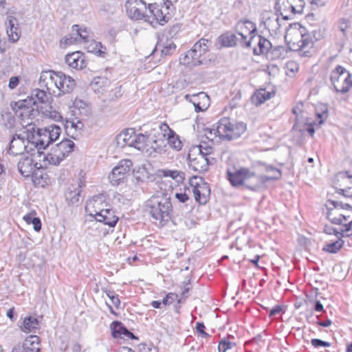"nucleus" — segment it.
<instances>
[{
    "instance_id": "f257e3e1",
    "label": "nucleus",
    "mask_w": 352,
    "mask_h": 352,
    "mask_svg": "<svg viewBox=\"0 0 352 352\" xmlns=\"http://www.w3.org/2000/svg\"><path fill=\"white\" fill-rule=\"evenodd\" d=\"M146 207L151 216L162 225L164 221H168L170 218L172 204L170 197L165 195L152 196L146 201Z\"/></svg>"
},
{
    "instance_id": "f03ea898",
    "label": "nucleus",
    "mask_w": 352,
    "mask_h": 352,
    "mask_svg": "<svg viewBox=\"0 0 352 352\" xmlns=\"http://www.w3.org/2000/svg\"><path fill=\"white\" fill-rule=\"evenodd\" d=\"M216 131L221 140H232L240 137L246 129L243 123L232 124L228 118H221L217 124Z\"/></svg>"
},
{
    "instance_id": "7ed1b4c3",
    "label": "nucleus",
    "mask_w": 352,
    "mask_h": 352,
    "mask_svg": "<svg viewBox=\"0 0 352 352\" xmlns=\"http://www.w3.org/2000/svg\"><path fill=\"white\" fill-rule=\"evenodd\" d=\"M331 82L336 91L346 93L352 87L351 74L343 67L338 66L333 72Z\"/></svg>"
},
{
    "instance_id": "20e7f679",
    "label": "nucleus",
    "mask_w": 352,
    "mask_h": 352,
    "mask_svg": "<svg viewBox=\"0 0 352 352\" xmlns=\"http://www.w3.org/2000/svg\"><path fill=\"white\" fill-rule=\"evenodd\" d=\"M189 184L192 188L195 200L200 204H206L210 195L208 184L202 177L195 176L189 179Z\"/></svg>"
},
{
    "instance_id": "39448f33",
    "label": "nucleus",
    "mask_w": 352,
    "mask_h": 352,
    "mask_svg": "<svg viewBox=\"0 0 352 352\" xmlns=\"http://www.w3.org/2000/svg\"><path fill=\"white\" fill-rule=\"evenodd\" d=\"M275 171V175H256L254 173L250 171V175L248 176L245 186L252 190H257L260 188L266 182L278 179L281 176V172L276 168H272Z\"/></svg>"
},
{
    "instance_id": "423d86ee",
    "label": "nucleus",
    "mask_w": 352,
    "mask_h": 352,
    "mask_svg": "<svg viewBox=\"0 0 352 352\" xmlns=\"http://www.w3.org/2000/svg\"><path fill=\"white\" fill-rule=\"evenodd\" d=\"M132 165L133 163L130 160L125 159L120 161L109 175L110 182L114 186L118 185L127 177Z\"/></svg>"
},
{
    "instance_id": "0eeeda50",
    "label": "nucleus",
    "mask_w": 352,
    "mask_h": 352,
    "mask_svg": "<svg viewBox=\"0 0 352 352\" xmlns=\"http://www.w3.org/2000/svg\"><path fill=\"white\" fill-rule=\"evenodd\" d=\"M346 215L333 212V208H331V223L339 226V231L334 230L337 237H338V234H341L342 236L344 234L346 236L352 234V217H347Z\"/></svg>"
},
{
    "instance_id": "6e6552de",
    "label": "nucleus",
    "mask_w": 352,
    "mask_h": 352,
    "mask_svg": "<svg viewBox=\"0 0 352 352\" xmlns=\"http://www.w3.org/2000/svg\"><path fill=\"white\" fill-rule=\"evenodd\" d=\"M125 7L128 16L131 19L139 20L149 16L146 3L142 0H127Z\"/></svg>"
},
{
    "instance_id": "1a4fd4ad",
    "label": "nucleus",
    "mask_w": 352,
    "mask_h": 352,
    "mask_svg": "<svg viewBox=\"0 0 352 352\" xmlns=\"http://www.w3.org/2000/svg\"><path fill=\"white\" fill-rule=\"evenodd\" d=\"M250 171L246 168L229 166L226 170L227 178L232 186H245L247 177L250 175Z\"/></svg>"
},
{
    "instance_id": "9d476101",
    "label": "nucleus",
    "mask_w": 352,
    "mask_h": 352,
    "mask_svg": "<svg viewBox=\"0 0 352 352\" xmlns=\"http://www.w3.org/2000/svg\"><path fill=\"white\" fill-rule=\"evenodd\" d=\"M59 80L58 72L43 71L40 75L38 84L41 88H46L49 94H55Z\"/></svg>"
},
{
    "instance_id": "9b49d317",
    "label": "nucleus",
    "mask_w": 352,
    "mask_h": 352,
    "mask_svg": "<svg viewBox=\"0 0 352 352\" xmlns=\"http://www.w3.org/2000/svg\"><path fill=\"white\" fill-rule=\"evenodd\" d=\"M108 204L106 201V197L103 194H99L94 196L87 202L85 210L89 212L91 217H98L100 214L104 212L105 209L108 208Z\"/></svg>"
},
{
    "instance_id": "f8f14e48",
    "label": "nucleus",
    "mask_w": 352,
    "mask_h": 352,
    "mask_svg": "<svg viewBox=\"0 0 352 352\" xmlns=\"http://www.w3.org/2000/svg\"><path fill=\"white\" fill-rule=\"evenodd\" d=\"M26 136L28 142L34 144L38 149H45L52 143L50 138V132L49 129L46 127L38 129L35 134L26 133Z\"/></svg>"
},
{
    "instance_id": "ddd939ff",
    "label": "nucleus",
    "mask_w": 352,
    "mask_h": 352,
    "mask_svg": "<svg viewBox=\"0 0 352 352\" xmlns=\"http://www.w3.org/2000/svg\"><path fill=\"white\" fill-rule=\"evenodd\" d=\"M333 186L345 196H352V175L347 173H339L334 176Z\"/></svg>"
},
{
    "instance_id": "4468645a",
    "label": "nucleus",
    "mask_w": 352,
    "mask_h": 352,
    "mask_svg": "<svg viewBox=\"0 0 352 352\" xmlns=\"http://www.w3.org/2000/svg\"><path fill=\"white\" fill-rule=\"evenodd\" d=\"M10 105L16 116L21 120L32 118L33 116L34 107L31 102V100L26 98L25 100L12 102Z\"/></svg>"
},
{
    "instance_id": "2eb2a0df",
    "label": "nucleus",
    "mask_w": 352,
    "mask_h": 352,
    "mask_svg": "<svg viewBox=\"0 0 352 352\" xmlns=\"http://www.w3.org/2000/svg\"><path fill=\"white\" fill-rule=\"evenodd\" d=\"M188 158L190 167L199 173L206 171L209 165L214 161V158H207L205 155L197 153H192L190 151L188 155Z\"/></svg>"
},
{
    "instance_id": "dca6fc26",
    "label": "nucleus",
    "mask_w": 352,
    "mask_h": 352,
    "mask_svg": "<svg viewBox=\"0 0 352 352\" xmlns=\"http://www.w3.org/2000/svg\"><path fill=\"white\" fill-rule=\"evenodd\" d=\"M147 13L149 14V16H146L145 20L148 21L152 25L155 24L163 25L168 21V16L167 13H164L163 7L157 3L149 4Z\"/></svg>"
},
{
    "instance_id": "f3484780",
    "label": "nucleus",
    "mask_w": 352,
    "mask_h": 352,
    "mask_svg": "<svg viewBox=\"0 0 352 352\" xmlns=\"http://www.w3.org/2000/svg\"><path fill=\"white\" fill-rule=\"evenodd\" d=\"M295 25H298L299 27V32L301 36V38L297 43L298 49L299 50L300 55L303 56H309L311 52L309 50L313 47V40L311 36L306 33V29L301 26L299 24H295Z\"/></svg>"
},
{
    "instance_id": "a211bd4d",
    "label": "nucleus",
    "mask_w": 352,
    "mask_h": 352,
    "mask_svg": "<svg viewBox=\"0 0 352 352\" xmlns=\"http://www.w3.org/2000/svg\"><path fill=\"white\" fill-rule=\"evenodd\" d=\"M185 98L193 104L196 112L204 111L210 105V98L204 92H199L193 95H186Z\"/></svg>"
},
{
    "instance_id": "6ab92c4d",
    "label": "nucleus",
    "mask_w": 352,
    "mask_h": 352,
    "mask_svg": "<svg viewBox=\"0 0 352 352\" xmlns=\"http://www.w3.org/2000/svg\"><path fill=\"white\" fill-rule=\"evenodd\" d=\"M38 344V336H30L23 343H19L14 347L12 352H39Z\"/></svg>"
},
{
    "instance_id": "aec40b11",
    "label": "nucleus",
    "mask_w": 352,
    "mask_h": 352,
    "mask_svg": "<svg viewBox=\"0 0 352 352\" xmlns=\"http://www.w3.org/2000/svg\"><path fill=\"white\" fill-rule=\"evenodd\" d=\"M82 188V182L78 180L72 183L67 188L65 197L69 205H76L79 203Z\"/></svg>"
},
{
    "instance_id": "412c9836",
    "label": "nucleus",
    "mask_w": 352,
    "mask_h": 352,
    "mask_svg": "<svg viewBox=\"0 0 352 352\" xmlns=\"http://www.w3.org/2000/svg\"><path fill=\"white\" fill-rule=\"evenodd\" d=\"M236 30L241 41L246 40L248 36L257 32L256 24L249 20L239 21L236 25Z\"/></svg>"
},
{
    "instance_id": "4be33fe9",
    "label": "nucleus",
    "mask_w": 352,
    "mask_h": 352,
    "mask_svg": "<svg viewBox=\"0 0 352 352\" xmlns=\"http://www.w3.org/2000/svg\"><path fill=\"white\" fill-rule=\"evenodd\" d=\"M65 63L72 69H82L87 66L85 55L80 52H74L65 56Z\"/></svg>"
},
{
    "instance_id": "5701e85b",
    "label": "nucleus",
    "mask_w": 352,
    "mask_h": 352,
    "mask_svg": "<svg viewBox=\"0 0 352 352\" xmlns=\"http://www.w3.org/2000/svg\"><path fill=\"white\" fill-rule=\"evenodd\" d=\"M58 75L60 80L57 87L58 94L56 95L58 97L70 93L76 86L75 80L72 77L60 72H58Z\"/></svg>"
},
{
    "instance_id": "b1692460",
    "label": "nucleus",
    "mask_w": 352,
    "mask_h": 352,
    "mask_svg": "<svg viewBox=\"0 0 352 352\" xmlns=\"http://www.w3.org/2000/svg\"><path fill=\"white\" fill-rule=\"evenodd\" d=\"M27 138L26 135L22 134H16L13 136L12 140L10 143L8 153L13 156L21 155L26 150V145L25 139Z\"/></svg>"
},
{
    "instance_id": "393cba45",
    "label": "nucleus",
    "mask_w": 352,
    "mask_h": 352,
    "mask_svg": "<svg viewBox=\"0 0 352 352\" xmlns=\"http://www.w3.org/2000/svg\"><path fill=\"white\" fill-rule=\"evenodd\" d=\"M5 25L9 40L12 42H16L21 36V30L17 19L12 16H8Z\"/></svg>"
},
{
    "instance_id": "a878e982",
    "label": "nucleus",
    "mask_w": 352,
    "mask_h": 352,
    "mask_svg": "<svg viewBox=\"0 0 352 352\" xmlns=\"http://www.w3.org/2000/svg\"><path fill=\"white\" fill-rule=\"evenodd\" d=\"M112 336L115 338H131L132 340H138L133 333L126 329V327L119 321H114L111 324Z\"/></svg>"
},
{
    "instance_id": "bb28decb",
    "label": "nucleus",
    "mask_w": 352,
    "mask_h": 352,
    "mask_svg": "<svg viewBox=\"0 0 352 352\" xmlns=\"http://www.w3.org/2000/svg\"><path fill=\"white\" fill-rule=\"evenodd\" d=\"M36 163L30 157H23L18 162V170L21 175L28 177L32 175L36 166Z\"/></svg>"
},
{
    "instance_id": "cd10ccee",
    "label": "nucleus",
    "mask_w": 352,
    "mask_h": 352,
    "mask_svg": "<svg viewBox=\"0 0 352 352\" xmlns=\"http://www.w3.org/2000/svg\"><path fill=\"white\" fill-rule=\"evenodd\" d=\"M133 134H134V130L133 129H128L120 133H119L116 138V144L120 148H123L126 146H132L133 142Z\"/></svg>"
},
{
    "instance_id": "c85d7f7f",
    "label": "nucleus",
    "mask_w": 352,
    "mask_h": 352,
    "mask_svg": "<svg viewBox=\"0 0 352 352\" xmlns=\"http://www.w3.org/2000/svg\"><path fill=\"white\" fill-rule=\"evenodd\" d=\"M97 221L102 222L110 227H114L118 221V217L115 215L114 211L110 208L105 209L104 212L96 217Z\"/></svg>"
},
{
    "instance_id": "c756f323",
    "label": "nucleus",
    "mask_w": 352,
    "mask_h": 352,
    "mask_svg": "<svg viewBox=\"0 0 352 352\" xmlns=\"http://www.w3.org/2000/svg\"><path fill=\"white\" fill-rule=\"evenodd\" d=\"M83 127L84 124L80 120H78L77 122H74L72 120H67L65 123V133L73 139H76L79 132Z\"/></svg>"
},
{
    "instance_id": "7c9ffc66",
    "label": "nucleus",
    "mask_w": 352,
    "mask_h": 352,
    "mask_svg": "<svg viewBox=\"0 0 352 352\" xmlns=\"http://www.w3.org/2000/svg\"><path fill=\"white\" fill-rule=\"evenodd\" d=\"M74 146L75 144L73 141L65 139L56 144V146L52 147V148L54 149L60 156L63 155V158H65L74 150Z\"/></svg>"
},
{
    "instance_id": "2f4dec72",
    "label": "nucleus",
    "mask_w": 352,
    "mask_h": 352,
    "mask_svg": "<svg viewBox=\"0 0 352 352\" xmlns=\"http://www.w3.org/2000/svg\"><path fill=\"white\" fill-rule=\"evenodd\" d=\"M27 99L31 100V102L34 106L38 103H46L48 101V96L47 92L43 89H35L32 91L31 96Z\"/></svg>"
},
{
    "instance_id": "473e14b6",
    "label": "nucleus",
    "mask_w": 352,
    "mask_h": 352,
    "mask_svg": "<svg viewBox=\"0 0 352 352\" xmlns=\"http://www.w3.org/2000/svg\"><path fill=\"white\" fill-rule=\"evenodd\" d=\"M164 126L168 130L167 133V141L169 146L176 151H179L182 148V142L179 136L174 131L170 129L168 126L164 124Z\"/></svg>"
},
{
    "instance_id": "72a5a7b5",
    "label": "nucleus",
    "mask_w": 352,
    "mask_h": 352,
    "mask_svg": "<svg viewBox=\"0 0 352 352\" xmlns=\"http://www.w3.org/2000/svg\"><path fill=\"white\" fill-rule=\"evenodd\" d=\"M219 41L224 47H234L238 43L240 44L241 38H239L235 34L226 32L219 37Z\"/></svg>"
},
{
    "instance_id": "f704fd0d",
    "label": "nucleus",
    "mask_w": 352,
    "mask_h": 352,
    "mask_svg": "<svg viewBox=\"0 0 352 352\" xmlns=\"http://www.w3.org/2000/svg\"><path fill=\"white\" fill-rule=\"evenodd\" d=\"M331 208L333 212H338V214H347V217H352V206L347 204L338 203L331 201Z\"/></svg>"
},
{
    "instance_id": "c9c22d12",
    "label": "nucleus",
    "mask_w": 352,
    "mask_h": 352,
    "mask_svg": "<svg viewBox=\"0 0 352 352\" xmlns=\"http://www.w3.org/2000/svg\"><path fill=\"white\" fill-rule=\"evenodd\" d=\"M190 152L200 153V155H205L207 158H214L211 157L213 152V148L211 145L207 144L204 142L196 146H193L190 148Z\"/></svg>"
},
{
    "instance_id": "e433bc0d",
    "label": "nucleus",
    "mask_w": 352,
    "mask_h": 352,
    "mask_svg": "<svg viewBox=\"0 0 352 352\" xmlns=\"http://www.w3.org/2000/svg\"><path fill=\"white\" fill-rule=\"evenodd\" d=\"M258 42L257 47L254 49V54L256 55L267 54L270 50L272 48L270 41L263 36L259 38Z\"/></svg>"
},
{
    "instance_id": "4c0bfd02",
    "label": "nucleus",
    "mask_w": 352,
    "mask_h": 352,
    "mask_svg": "<svg viewBox=\"0 0 352 352\" xmlns=\"http://www.w3.org/2000/svg\"><path fill=\"white\" fill-rule=\"evenodd\" d=\"M133 144L132 146L135 147L138 150H144V147L148 145V142H149V138L147 135H144L142 133L133 134Z\"/></svg>"
},
{
    "instance_id": "58836bf2",
    "label": "nucleus",
    "mask_w": 352,
    "mask_h": 352,
    "mask_svg": "<svg viewBox=\"0 0 352 352\" xmlns=\"http://www.w3.org/2000/svg\"><path fill=\"white\" fill-rule=\"evenodd\" d=\"M64 160L63 155H60L58 153L53 149L51 148L50 153H47L44 157V162H47L51 165H58L61 161Z\"/></svg>"
},
{
    "instance_id": "ea45409f",
    "label": "nucleus",
    "mask_w": 352,
    "mask_h": 352,
    "mask_svg": "<svg viewBox=\"0 0 352 352\" xmlns=\"http://www.w3.org/2000/svg\"><path fill=\"white\" fill-rule=\"evenodd\" d=\"M272 97L270 92L267 91L265 89H261L256 91L252 96L253 102L259 105L265 102L267 100Z\"/></svg>"
},
{
    "instance_id": "a19ab883",
    "label": "nucleus",
    "mask_w": 352,
    "mask_h": 352,
    "mask_svg": "<svg viewBox=\"0 0 352 352\" xmlns=\"http://www.w3.org/2000/svg\"><path fill=\"white\" fill-rule=\"evenodd\" d=\"M249 37L250 38L248 39L247 38L246 40L241 41L240 45L244 47L252 48L254 51V47H257L258 41H259V38H261V36L257 34L256 32L250 35Z\"/></svg>"
},
{
    "instance_id": "79ce46f5",
    "label": "nucleus",
    "mask_w": 352,
    "mask_h": 352,
    "mask_svg": "<svg viewBox=\"0 0 352 352\" xmlns=\"http://www.w3.org/2000/svg\"><path fill=\"white\" fill-rule=\"evenodd\" d=\"M23 219L28 224H32L34 230L38 232L41 229V222L38 217H34L32 213L28 214L23 217Z\"/></svg>"
},
{
    "instance_id": "37998d69",
    "label": "nucleus",
    "mask_w": 352,
    "mask_h": 352,
    "mask_svg": "<svg viewBox=\"0 0 352 352\" xmlns=\"http://www.w3.org/2000/svg\"><path fill=\"white\" fill-rule=\"evenodd\" d=\"M162 173L164 177H170L177 183L182 182L185 178V174L182 171L163 170Z\"/></svg>"
},
{
    "instance_id": "c03bdc74",
    "label": "nucleus",
    "mask_w": 352,
    "mask_h": 352,
    "mask_svg": "<svg viewBox=\"0 0 352 352\" xmlns=\"http://www.w3.org/2000/svg\"><path fill=\"white\" fill-rule=\"evenodd\" d=\"M133 182L136 185H141L148 178L147 172L145 168H139L133 172Z\"/></svg>"
},
{
    "instance_id": "a18cd8bd",
    "label": "nucleus",
    "mask_w": 352,
    "mask_h": 352,
    "mask_svg": "<svg viewBox=\"0 0 352 352\" xmlns=\"http://www.w3.org/2000/svg\"><path fill=\"white\" fill-rule=\"evenodd\" d=\"M38 324V322L36 318L33 316L27 317L23 320V329L31 331L37 327Z\"/></svg>"
},
{
    "instance_id": "49530a36",
    "label": "nucleus",
    "mask_w": 352,
    "mask_h": 352,
    "mask_svg": "<svg viewBox=\"0 0 352 352\" xmlns=\"http://www.w3.org/2000/svg\"><path fill=\"white\" fill-rule=\"evenodd\" d=\"M316 116L320 119L319 124H322L324 119L328 117V107L326 104H320L316 109Z\"/></svg>"
},
{
    "instance_id": "de8ad7c7",
    "label": "nucleus",
    "mask_w": 352,
    "mask_h": 352,
    "mask_svg": "<svg viewBox=\"0 0 352 352\" xmlns=\"http://www.w3.org/2000/svg\"><path fill=\"white\" fill-rule=\"evenodd\" d=\"M188 56H190V58L192 60V65L194 66L202 65L206 61L205 58H202L203 56H199V52L192 49L188 51Z\"/></svg>"
},
{
    "instance_id": "09e8293b",
    "label": "nucleus",
    "mask_w": 352,
    "mask_h": 352,
    "mask_svg": "<svg viewBox=\"0 0 352 352\" xmlns=\"http://www.w3.org/2000/svg\"><path fill=\"white\" fill-rule=\"evenodd\" d=\"M327 35V24L320 25L313 31V36L316 41L324 38Z\"/></svg>"
},
{
    "instance_id": "8fccbe9b",
    "label": "nucleus",
    "mask_w": 352,
    "mask_h": 352,
    "mask_svg": "<svg viewBox=\"0 0 352 352\" xmlns=\"http://www.w3.org/2000/svg\"><path fill=\"white\" fill-rule=\"evenodd\" d=\"M303 103H298L295 107L293 108L292 112L296 115V122L304 120L307 119V117L304 115V111L302 109Z\"/></svg>"
},
{
    "instance_id": "3c124183",
    "label": "nucleus",
    "mask_w": 352,
    "mask_h": 352,
    "mask_svg": "<svg viewBox=\"0 0 352 352\" xmlns=\"http://www.w3.org/2000/svg\"><path fill=\"white\" fill-rule=\"evenodd\" d=\"M46 128L49 129L52 142L56 141L60 136L61 132L60 127L56 124H51Z\"/></svg>"
},
{
    "instance_id": "603ef678",
    "label": "nucleus",
    "mask_w": 352,
    "mask_h": 352,
    "mask_svg": "<svg viewBox=\"0 0 352 352\" xmlns=\"http://www.w3.org/2000/svg\"><path fill=\"white\" fill-rule=\"evenodd\" d=\"M234 346V343L223 338L219 342L218 351L219 352H226L228 349H232Z\"/></svg>"
},
{
    "instance_id": "864d4df0",
    "label": "nucleus",
    "mask_w": 352,
    "mask_h": 352,
    "mask_svg": "<svg viewBox=\"0 0 352 352\" xmlns=\"http://www.w3.org/2000/svg\"><path fill=\"white\" fill-rule=\"evenodd\" d=\"M107 296L111 299L112 304L116 307L118 308L120 305V300L118 296V295L114 294V292L112 291L105 290Z\"/></svg>"
},
{
    "instance_id": "5fc2aeb1",
    "label": "nucleus",
    "mask_w": 352,
    "mask_h": 352,
    "mask_svg": "<svg viewBox=\"0 0 352 352\" xmlns=\"http://www.w3.org/2000/svg\"><path fill=\"white\" fill-rule=\"evenodd\" d=\"M177 298V295L173 293H168L162 300V304L164 306L172 304Z\"/></svg>"
},
{
    "instance_id": "6e6d98bb",
    "label": "nucleus",
    "mask_w": 352,
    "mask_h": 352,
    "mask_svg": "<svg viewBox=\"0 0 352 352\" xmlns=\"http://www.w3.org/2000/svg\"><path fill=\"white\" fill-rule=\"evenodd\" d=\"M344 245L342 239L339 238L337 241L331 242V253H336L340 250Z\"/></svg>"
},
{
    "instance_id": "4d7b16f0",
    "label": "nucleus",
    "mask_w": 352,
    "mask_h": 352,
    "mask_svg": "<svg viewBox=\"0 0 352 352\" xmlns=\"http://www.w3.org/2000/svg\"><path fill=\"white\" fill-rule=\"evenodd\" d=\"M303 122H304V120L296 122L295 124L294 125L293 129L294 131H299L302 135H305V133H307V131H306V128H305V122L303 123Z\"/></svg>"
},
{
    "instance_id": "13d9d810",
    "label": "nucleus",
    "mask_w": 352,
    "mask_h": 352,
    "mask_svg": "<svg viewBox=\"0 0 352 352\" xmlns=\"http://www.w3.org/2000/svg\"><path fill=\"white\" fill-rule=\"evenodd\" d=\"M205 135L211 143L212 142L214 138L218 136L216 129L209 128H206L205 129Z\"/></svg>"
},
{
    "instance_id": "bf43d9fd",
    "label": "nucleus",
    "mask_w": 352,
    "mask_h": 352,
    "mask_svg": "<svg viewBox=\"0 0 352 352\" xmlns=\"http://www.w3.org/2000/svg\"><path fill=\"white\" fill-rule=\"evenodd\" d=\"M179 61L182 64L189 66V67H195L192 65V60L190 58V56H188V51L184 54L183 56L180 57Z\"/></svg>"
},
{
    "instance_id": "052dcab7",
    "label": "nucleus",
    "mask_w": 352,
    "mask_h": 352,
    "mask_svg": "<svg viewBox=\"0 0 352 352\" xmlns=\"http://www.w3.org/2000/svg\"><path fill=\"white\" fill-rule=\"evenodd\" d=\"M175 47L176 46L173 43H167L162 49V53L164 55H168L170 54L171 51L174 50Z\"/></svg>"
},
{
    "instance_id": "680f3d73",
    "label": "nucleus",
    "mask_w": 352,
    "mask_h": 352,
    "mask_svg": "<svg viewBox=\"0 0 352 352\" xmlns=\"http://www.w3.org/2000/svg\"><path fill=\"white\" fill-rule=\"evenodd\" d=\"M311 344L315 347H319V346H324L327 347L330 346V342L323 341L320 339H312L311 340Z\"/></svg>"
},
{
    "instance_id": "e2e57ef3",
    "label": "nucleus",
    "mask_w": 352,
    "mask_h": 352,
    "mask_svg": "<svg viewBox=\"0 0 352 352\" xmlns=\"http://www.w3.org/2000/svg\"><path fill=\"white\" fill-rule=\"evenodd\" d=\"M151 148L155 153H162L166 151L164 146H162V144H159V141L157 140L153 141V145H151Z\"/></svg>"
},
{
    "instance_id": "0e129e2a",
    "label": "nucleus",
    "mask_w": 352,
    "mask_h": 352,
    "mask_svg": "<svg viewBox=\"0 0 352 352\" xmlns=\"http://www.w3.org/2000/svg\"><path fill=\"white\" fill-rule=\"evenodd\" d=\"M67 352H80L81 346L79 344L76 342H72L69 346H67L66 348Z\"/></svg>"
},
{
    "instance_id": "69168bd1",
    "label": "nucleus",
    "mask_w": 352,
    "mask_h": 352,
    "mask_svg": "<svg viewBox=\"0 0 352 352\" xmlns=\"http://www.w3.org/2000/svg\"><path fill=\"white\" fill-rule=\"evenodd\" d=\"M107 83H109L108 80L102 77L95 78L92 81L94 85H100V87Z\"/></svg>"
},
{
    "instance_id": "338daca9",
    "label": "nucleus",
    "mask_w": 352,
    "mask_h": 352,
    "mask_svg": "<svg viewBox=\"0 0 352 352\" xmlns=\"http://www.w3.org/2000/svg\"><path fill=\"white\" fill-rule=\"evenodd\" d=\"M19 82V78L18 76H12L10 78L8 87L11 89H14L17 87Z\"/></svg>"
},
{
    "instance_id": "774afa93",
    "label": "nucleus",
    "mask_w": 352,
    "mask_h": 352,
    "mask_svg": "<svg viewBox=\"0 0 352 352\" xmlns=\"http://www.w3.org/2000/svg\"><path fill=\"white\" fill-rule=\"evenodd\" d=\"M285 51V48L283 46L275 47L272 50V54H274V58H278L281 56L283 52Z\"/></svg>"
}]
</instances>
